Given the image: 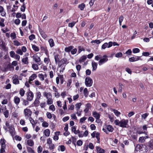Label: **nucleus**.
Listing matches in <instances>:
<instances>
[{"label": "nucleus", "instance_id": "1", "mask_svg": "<svg viewBox=\"0 0 153 153\" xmlns=\"http://www.w3.org/2000/svg\"><path fill=\"white\" fill-rule=\"evenodd\" d=\"M128 122V120L123 119L120 121L118 120H116L114 121V123L116 125H118L120 127L126 128Z\"/></svg>", "mask_w": 153, "mask_h": 153}, {"label": "nucleus", "instance_id": "2", "mask_svg": "<svg viewBox=\"0 0 153 153\" xmlns=\"http://www.w3.org/2000/svg\"><path fill=\"white\" fill-rule=\"evenodd\" d=\"M5 141V140L3 139H1L0 140V143L1 145L0 153H4L5 152V149L6 148Z\"/></svg>", "mask_w": 153, "mask_h": 153}, {"label": "nucleus", "instance_id": "3", "mask_svg": "<svg viewBox=\"0 0 153 153\" xmlns=\"http://www.w3.org/2000/svg\"><path fill=\"white\" fill-rule=\"evenodd\" d=\"M26 94L27 97V100L31 101L33 100L34 97V94L31 91L29 90L27 92Z\"/></svg>", "mask_w": 153, "mask_h": 153}, {"label": "nucleus", "instance_id": "4", "mask_svg": "<svg viewBox=\"0 0 153 153\" xmlns=\"http://www.w3.org/2000/svg\"><path fill=\"white\" fill-rule=\"evenodd\" d=\"M85 83L87 87H90L92 85L93 80L90 77H87L85 79Z\"/></svg>", "mask_w": 153, "mask_h": 153}, {"label": "nucleus", "instance_id": "5", "mask_svg": "<svg viewBox=\"0 0 153 153\" xmlns=\"http://www.w3.org/2000/svg\"><path fill=\"white\" fill-rule=\"evenodd\" d=\"M108 61V56L106 55H104L102 56L101 59L98 62V64L100 66L104 63Z\"/></svg>", "mask_w": 153, "mask_h": 153}, {"label": "nucleus", "instance_id": "6", "mask_svg": "<svg viewBox=\"0 0 153 153\" xmlns=\"http://www.w3.org/2000/svg\"><path fill=\"white\" fill-rule=\"evenodd\" d=\"M24 113L26 118L27 119L28 117L31 116L32 114V111L29 109L27 108L24 109Z\"/></svg>", "mask_w": 153, "mask_h": 153}, {"label": "nucleus", "instance_id": "7", "mask_svg": "<svg viewBox=\"0 0 153 153\" xmlns=\"http://www.w3.org/2000/svg\"><path fill=\"white\" fill-rule=\"evenodd\" d=\"M68 63L67 59L66 58H63L61 59L60 61L59 62L58 66H61L62 65H65Z\"/></svg>", "mask_w": 153, "mask_h": 153}, {"label": "nucleus", "instance_id": "8", "mask_svg": "<svg viewBox=\"0 0 153 153\" xmlns=\"http://www.w3.org/2000/svg\"><path fill=\"white\" fill-rule=\"evenodd\" d=\"M33 60L34 61L37 63L39 65L41 64L40 63L41 59L37 55H34L32 56Z\"/></svg>", "mask_w": 153, "mask_h": 153}, {"label": "nucleus", "instance_id": "9", "mask_svg": "<svg viewBox=\"0 0 153 153\" xmlns=\"http://www.w3.org/2000/svg\"><path fill=\"white\" fill-rule=\"evenodd\" d=\"M18 76L16 75H14L12 78L13 83L15 85L19 83V81L18 79Z\"/></svg>", "mask_w": 153, "mask_h": 153}, {"label": "nucleus", "instance_id": "10", "mask_svg": "<svg viewBox=\"0 0 153 153\" xmlns=\"http://www.w3.org/2000/svg\"><path fill=\"white\" fill-rule=\"evenodd\" d=\"M37 77V75L34 74H33L31 76H30L29 78L28 82L30 83H31V81H33Z\"/></svg>", "mask_w": 153, "mask_h": 153}, {"label": "nucleus", "instance_id": "11", "mask_svg": "<svg viewBox=\"0 0 153 153\" xmlns=\"http://www.w3.org/2000/svg\"><path fill=\"white\" fill-rule=\"evenodd\" d=\"M140 59V57L136 56L135 57H132L130 58L129 59V61L130 62H133L137 61L139 60Z\"/></svg>", "mask_w": 153, "mask_h": 153}, {"label": "nucleus", "instance_id": "12", "mask_svg": "<svg viewBox=\"0 0 153 153\" xmlns=\"http://www.w3.org/2000/svg\"><path fill=\"white\" fill-rule=\"evenodd\" d=\"M93 116L97 119L98 120L100 117V115L99 113H98L97 111H94L92 113Z\"/></svg>", "mask_w": 153, "mask_h": 153}, {"label": "nucleus", "instance_id": "13", "mask_svg": "<svg viewBox=\"0 0 153 153\" xmlns=\"http://www.w3.org/2000/svg\"><path fill=\"white\" fill-rule=\"evenodd\" d=\"M14 101L16 104L18 105L20 102V99L19 97L15 96L14 97Z\"/></svg>", "mask_w": 153, "mask_h": 153}, {"label": "nucleus", "instance_id": "14", "mask_svg": "<svg viewBox=\"0 0 153 153\" xmlns=\"http://www.w3.org/2000/svg\"><path fill=\"white\" fill-rule=\"evenodd\" d=\"M27 143L28 145L32 146L34 145V143L33 141L31 139H29L27 141Z\"/></svg>", "mask_w": 153, "mask_h": 153}, {"label": "nucleus", "instance_id": "15", "mask_svg": "<svg viewBox=\"0 0 153 153\" xmlns=\"http://www.w3.org/2000/svg\"><path fill=\"white\" fill-rule=\"evenodd\" d=\"M92 71H94L96 70L97 68V63L94 62H93L92 63Z\"/></svg>", "mask_w": 153, "mask_h": 153}, {"label": "nucleus", "instance_id": "16", "mask_svg": "<svg viewBox=\"0 0 153 153\" xmlns=\"http://www.w3.org/2000/svg\"><path fill=\"white\" fill-rule=\"evenodd\" d=\"M74 47L72 46H69L67 47H66L65 48V51L66 52H71V50L73 49Z\"/></svg>", "mask_w": 153, "mask_h": 153}, {"label": "nucleus", "instance_id": "17", "mask_svg": "<svg viewBox=\"0 0 153 153\" xmlns=\"http://www.w3.org/2000/svg\"><path fill=\"white\" fill-rule=\"evenodd\" d=\"M43 133L45 136L48 137L50 134V131L48 129H46L44 131Z\"/></svg>", "mask_w": 153, "mask_h": 153}, {"label": "nucleus", "instance_id": "18", "mask_svg": "<svg viewBox=\"0 0 153 153\" xmlns=\"http://www.w3.org/2000/svg\"><path fill=\"white\" fill-rule=\"evenodd\" d=\"M96 149L97 150V152H99V153H103L105 152V151L104 149H102L100 147L97 146L96 147Z\"/></svg>", "mask_w": 153, "mask_h": 153}, {"label": "nucleus", "instance_id": "19", "mask_svg": "<svg viewBox=\"0 0 153 153\" xmlns=\"http://www.w3.org/2000/svg\"><path fill=\"white\" fill-rule=\"evenodd\" d=\"M141 148V146L139 144H137L136 146L134 149V153H136V152L138 151Z\"/></svg>", "mask_w": 153, "mask_h": 153}, {"label": "nucleus", "instance_id": "20", "mask_svg": "<svg viewBox=\"0 0 153 153\" xmlns=\"http://www.w3.org/2000/svg\"><path fill=\"white\" fill-rule=\"evenodd\" d=\"M107 129L109 132H112L113 130V128L110 125H108L106 126Z\"/></svg>", "mask_w": 153, "mask_h": 153}, {"label": "nucleus", "instance_id": "21", "mask_svg": "<svg viewBox=\"0 0 153 153\" xmlns=\"http://www.w3.org/2000/svg\"><path fill=\"white\" fill-rule=\"evenodd\" d=\"M50 45L51 47H52L54 45V42L53 40L52 39H50L48 40Z\"/></svg>", "mask_w": 153, "mask_h": 153}, {"label": "nucleus", "instance_id": "22", "mask_svg": "<svg viewBox=\"0 0 153 153\" xmlns=\"http://www.w3.org/2000/svg\"><path fill=\"white\" fill-rule=\"evenodd\" d=\"M25 91L22 88H20L19 91V94L22 97H23L25 94Z\"/></svg>", "mask_w": 153, "mask_h": 153}, {"label": "nucleus", "instance_id": "23", "mask_svg": "<svg viewBox=\"0 0 153 153\" xmlns=\"http://www.w3.org/2000/svg\"><path fill=\"white\" fill-rule=\"evenodd\" d=\"M88 92L87 89L85 88L83 90V94L85 97H87L88 96Z\"/></svg>", "mask_w": 153, "mask_h": 153}, {"label": "nucleus", "instance_id": "24", "mask_svg": "<svg viewBox=\"0 0 153 153\" xmlns=\"http://www.w3.org/2000/svg\"><path fill=\"white\" fill-rule=\"evenodd\" d=\"M85 7V5L83 3H82L81 4L78 5V7L80 8L81 10H83Z\"/></svg>", "mask_w": 153, "mask_h": 153}, {"label": "nucleus", "instance_id": "25", "mask_svg": "<svg viewBox=\"0 0 153 153\" xmlns=\"http://www.w3.org/2000/svg\"><path fill=\"white\" fill-rule=\"evenodd\" d=\"M22 100H23V102L22 103V104L25 106H26L28 105L29 104V102H28V100H25L23 99H22Z\"/></svg>", "mask_w": 153, "mask_h": 153}, {"label": "nucleus", "instance_id": "26", "mask_svg": "<svg viewBox=\"0 0 153 153\" xmlns=\"http://www.w3.org/2000/svg\"><path fill=\"white\" fill-rule=\"evenodd\" d=\"M59 56L58 54H56L54 56V59L56 64H57V63L59 62Z\"/></svg>", "mask_w": 153, "mask_h": 153}, {"label": "nucleus", "instance_id": "27", "mask_svg": "<svg viewBox=\"0 0 153 153\" xmlns=\"http://www.w3.org/2000/svg\"><path fill=\"white\" fill-rule=\"evenodd\" d=\"M28 57H26V58H23L22 59V62H23L25 64H27L28 63Z\"/></svg>", "mask_w": 153, "mask_h": 153}, {"label": "nucleus", "instance_id": "28", "mask_svg": "<svg viewBox=\"0 0 153 153\" xmlns=\"http://www.w3.org/2000/svg\"><path fill=\"white\" fill-rule=\"evenodd\" d=\"M113 111L115 115L117 117H118L121 114V113L117 110L114 109Z\"/></svg>", "mask_w": 153, "mask_h": 153}, {"label": "nucleus", "instance_id": "29", "mask_svg": "<svg viewBox=\"0 0 153 153\" xmlns=\"http://www.w3.org/2000/svg\"><path fill=\"white\" fill-rule=\"evenodd\" d=\"M32 47L33 50L36 52L38 51H39V48L35 45H33Z\"/></svg>", "mask_w": 153, "mask_h": 153}, {"label": "nucleus", "instance_id": "30", "mask_svg": "<svg viewBox=\"0 0 153 153\" xmlns=\"http://www.w3.org/2000/svg\"><path fill=\"white\" fill-rule=\"evenodd\" d=\"M148 146L153 149V140H150L148 143Z\"/></svg>", "mask_w": 153, "mask_h": 153}, {"label": "nucleus", "instance_id": "31", "mask_svg": "<svg viewBox=\"0 0 153 153\" xmlns=\"http://www.w3.org/2000/svg\"><path fill=\"white\" fill-rule=\"evenodd\" d=\"M38 64H33L32 65V68L35 70H37L38 69Z\"/></svg>", "mask_w": 153, "mask_h": 153}, {"label": "nucleus", "instance_id": "32", "mask_svg": "<svg viewBox=\"0 0 153 153\" xmlns=\"http://www.w3.org/2000/svg\"><path fill=\"white\" fill-rule=\"evenodd\" d=\"M87 57L85 56H82L80 59L79 61L81 62H82L84 61L86 59Z\"/></svg>", "mask_w": 153, "mask_h": 153}, {"label": "nucleus", "instance_id": "33", "mask_svg": "<svg viewBox=\"0 0 153 153\" xmlns=\"http://www.w3.org/2000/svg\"><path fill=\"white\" fill-rule=\"evenodd\" d=\"M44 96L46 97V98L48 99L50 98L49 97L51 96L50 93H48L46 92H45L43 94Z\"/></svg>", "mask_w": 153, "mask_h": 153}, {"label": "nucleus", "instance_id": "34", "mask_svg": "<svg viewBox=\"0 0 153 153\" xmlns=\"http://www.w3.org/2000/svg\"><path fill=\"white\" fill-rule=\"evenodd\" d=\"M27 151L28 152L31 153H34V152L32 148L29 147H27Z\"/></svg>", "mask_w": 153, "mask_h": 153}, {"label": "nucleus", "instance_id": "35", "mask_svg": "<svg viewBox=\"0 0 153 153\" xmlns=\"http://www.w3.org/2000/svg\"><path fill=\"white\" fill-rule=\"evenodd\" d=\"M124 19V17L123 16H120L119 19V24L120 25H121L122 22H123V19Z\"/></svg>", "mask_w": 153, "mask_h": 153}, {"label": "nucleus", "instance_id": "36", "mask_svg": "<svg viewBox=\"0 0 153 153\" xmlns=\"http://www.w3.org/2000/svg\"><path fill=\"white\" fill-rule=\"evenodd\" d=\"M29 120L30 122V123L32 124V123H35L36 124L37 123V120H34L33 119H32L31 117H30L29 118Z\"/></svg>", "mask_w": 153, "mask_h": 153}, {"label": "nucleus", "instance_id": "37", "mask_svg": "<svg viewBox=\"0 0 153 153\" xmlns=\"http://www.w3.org/2000/svg\"><path fill=\"white\" fill-rule=\"evenodd\" d=\"M78 53H80L82 51H85V49L81 46H79L78 47Z\"/></svg>", "mask_w": 153, "mask_h": 153}, {"label": "nucleus", "instance_id": "38", "mask_svg": "<svg viewBox=\"0 0 153 153\" xmlns=\"http://www.w3.org/2000/svg\"><path fill=\"white\" fill-rule=\"evenodd\" d=\"M145 141V138L143 137H140L139 140V142L140 143H143Z\"/></svg>", "mask_w": 153, "mask_h": 153}, {"label": "nucleus", "instance_id": "39", "mask_svg": "<svg viewBox=\"0 0 153 153\" xmlns=\"http://www.w3.org/2000/svg\"><path fill=\"white\" fill-rule=\"evenodd\" d=\"M108 44L107 42L104 43L102 46L101 48L102 49H105L106 48H108Z\"/></svg>", "mask_w": 153, "mask_h": 153}, {"label": "nucleus", "instance_id": "40", "mask_svg": "<svg viewBox=\"0 0 153 153\" xmlns=\"http://www.w3.org/2000/svg\"><path fill=\"white\" fill-rule=\"evenodd\" d=\"M4 114L5 117L7 118L9 116V111L8 110H6L4 112Z\"/></svg>", "mask_w": 153, "mask_h": 153}, {"label": "nucleus", "instance_id": "41", "mask_svg": "<svg viewBox=\"0 0 153 153\" xmlns=\"http://www.w3.org/2000/svg\"><path fill=\"white\" fill-rule=\"evenodd\" d=\"M26 8L25 5V4L24 3L23 5L21 7L20 10L22 12H24L25 10V9Z\"/></svg>", "mask_w": 153, "mask_h": 153}, {"label": "nucleus", "instance_id": "42", "mask_svg": "<svg viewBox=\"0 0 153 153\" xmlns=\"http://www.w3.org/2000/svg\"><path fill=\"white\" fill-rule=\"evenodd\" d=\"M123 56V54L121 52L117 53L115 54V56L117 58L121 57Z\"/></svg>", "mask_w": 153, "mask_h": 153}, {"label": "nucleus", "instance_id": "43", "mask_svg": "<svg viewBox=\"0 0 153 153\" xmlns=\"http://www.w3.org/2000/svg\"><path fill=\"white\" fill-rule=\"evenodd\" d=\"M10 56L12 58H14L16 55L14 52L13 51H11L10 52Z\"/></svg>", "mask_w": 153, "mask_h": 153}, {"label": "nucleus", "instance_id": "44", "mask_svg": "<svg viewBox=\"0 0 153 153\" xmlns=\"http://www.w3.org/2000/svg\"><path fill=\"white\" fill-rule=\"evenodd\" d=\"M42 148L41 146H39L37 148V152L38 153H41L42 150Z\"/></svg>", "mask_w": 153, "mask_h": 153}, {"label": "nucleus", "instance_id": "45", "mask_svg": "<svg viewBox=\"0 0 153 153\" xmlns=\"http://www.w3.org/2000/svg\"><path fill=\"white\" fill-rule=\"evenodd\" d=\"M38 77L40 79V80L42 81H43L44 79V75L42 74H38Z\"/></svg>", "mask_w": 153, "mask_h": 153}, {"label": "nucleus", "instance_id": "46", "mask_svg": "<svg viewBox=\"0 0 153 153\" xmlns=\"http://www.w3.org/2000/svg\"><path fill=\"white\" fill-rule=\"evenodd\" d=\"M82 105V104L81 103H77L75 105V108L77 110L79 108H80V106Z\"/></svg>", "mask_w": 153, "mask_h": 153}, {"label": "nucleus", "instance_id": "47", "mask_svg": "<svg viewBox=\"0 0 153 153\" xmlns=\"http://www.w3.org/2000/svg\"><path fill=\"white\" fill-rule=\"evenodd\" d=\"M42 125L44 127H47L48 126V124L47 122L44 121L42 123Z\"/></svg>", "mask_w": 153, "mask_h": 153}, {"label": "nucleus", "instance_id": "48", "mask_svg": "<svg viewBox=\"0 0 153 153\" xmlns=\"http://www.w3.org/2000/svg\"><path fill=\"white\" fill-rule=\"evenodd\" d=\"M77 51V49L76 48L73 49L71 51V53L73 55L75 54Z\"/></svg>", "mask_w": 153, "mask_h": 153}, {"label": "nucleus", "instance_id": "49", "mask_svg": "<svg viewBox=\"0 0 153 153\" xmlns=\"http://www.w3.org/2000/svg\"><path fill=\"white\" fill-rule=\"evenodd\" d=\"M76 23V22H72L68 24V26L71 27H73Z\"/></svg>", "mask_w": 153, "mask_h": 153}, {"label": "nucleus", "instance_id": "50", "mask_svg": "<svg viewBox=\"0 0 153 153\" xmlns=\"http://www.w3.org/2000/svg\"><path fill=\"white\" fill-rule=\"evenodd\" d=\"M140 50L138 48H134L133 50V52L134 53H136L139 52Z\"/></svg>", "mask_w": 153, "mask_h": 153}, {"label": "nucleus", "instance_id": "51", "mask_svg": "<svg viewBox=\"0 0 153 153\" xmlns=\"http://www.w3.org/2000/svg\"><path fill=\"white\" fill-rule=\"evenodd\" d=\"M65 65H62L61 66H59V68H61L60 70V72H63V71L65 70Z\"/></svg>", "mask_w": 153, "mask_h": 153}, {"label": "nucleus", "instance_id": "52", "mask_svg": "<svg viewBox=\"0 0 153 153\" xmlns=\"http://www.w3.org/2000/svg\"><path fill=\"white\" fill-rule=\"evenodd\" d=\"M53 101L51 98H49L47 100V104L50 105L51 104L53 103Z\"/></svg>", "mask_w": 153, "mask_h": 153}, {"label": "nucleus", "instance_id": "53", "mask_svg": "<svg viewBox=\"0 0 153 153\" xmlns=\"http://www.w3.org/2000/svg\"><path fill=\"white\" fill-rule=\"evenodd\" d=\"M92 43H96L97 44H100L101 43L100 41L99 40H92L91 41Z\"/></svg>", "mask_w": 153, "mask_h": 153}, {"label": "nucleus", "instance_id": "54", "mask_svg": "<svg viewBox=\"0 0 153 153\" xmlns=\"http://www.w3.org/2000/svg\"><path fill=\"white\" fill-rule=\"evenodd\" d=\"M13 44L16 46H19L21 45V43L17 40H15L13 41Z\"/></svg>", "mask_w": 153, "mask_h": 153}, {"label": "nucleus", "instance_id": "55", "mask_svg": "<svg viewBox=\"0 0 153 153\" xmlns=\"http://www.w3.org/2000/svg\"><path fill=\"white\" fill-rule=\"evenodd\" d=\"M16 52L17 54L20 55H22L23 54L22 52L20 49H17Z\"/></svg>", "mask_w": 153, "mask_h": 153}, {"label": "nucleus", "instance_id": "56", "mask_svg": "<svg viewBox=\"0 0 153 153\" xmlns=\"http://www.w3.org/2000/svg\"><path fill=\"white\" fill-rule=\"evenodd\" d=\"M54 148L55 146L52 143L49 145V149L51 150L54 149Z\"/></svg>", "mask_w": 153, "mask_h": 153}, {"label": "nucleus", "instance_id": "57", "mask_svg": "<svg viewBox=\"0 0 153 153\" xmlns=\"http://www.w3.org/2000/svg\"><path fill=\"white\" fill-rule=\"evenodd\" d=\"M35 38V36L33 34H31L29 37V39L30 40H32Z\"/></svg>", "mask_w": 153, "mask_h": 153}, {"label": "nucleus", "instance_id": "58", "mask_svg": "<svg viewBox=\"0 0 153 153\" xmlns=\"http://www.w3.org/2000/svg\"><path fill=\"white\" fill-rule=\"evenodd\" d=\"M49 109L53 111H54L55 110V107L53 105H50L49 107Z\"/></svg>", "mask_w": 153, "mask_h": 153}, {"label": "nucleus", "instance_id": "59", "mask_svg": "<svg viewBox=\"0 0 153 153\" xmlns=\"http://www.w3.org/2000/svg\"><path fill=\"white\" fill-rule=\"evenodd\" d=\"M41 95V93L39 91L37 92L36 94V97L39 100V99H40Z\"/></svg>", "mask_w": 153, "mask_h": 153}, {"label": "nucleus", "instance_id": "60", "mask_svg": "<svg viewBox=\"0 0 153 153\" xmlns=\"http://www.w3.org/2000/svg\"><path fill=\"white\" fill-rule=\"evenodd\" d=\"M50 59L49 58H45L44 59V62L46 64H48Z\"/></svg>", "mask_w": 153, "mask_h": 153}, {"label": "nucleus", "instance_id": "61", "mask_svg": "<svg viewBox=\"0 0 153 153\" xmlns=\"http://www.w3.org/2000/svg\"><path fill=\"white\" fill-rule=\"evenodd\" d=\"M47 117L49 119H51L52 117V116L51 114L49 112H47L46 113Z\"/></svg>", "mask_w": 153, "mask_h": 153}, {"label": "nucleus", "instance_id": "62", "mask_svg": "<svg viewBox=\"0 0 153 153\" xmlns=\"http://www.w3.org/2000/svg\"><path fill=\"white\" fill-rule=\"evenodd\" d=\"M76 143L78 146H80L82 145V140H79L77 141Z\"/></svg>", "mask_w": 153, "mask_h": 153}, {"label": "nucleus", "instance_id": "63", "mask_svg": "<svg viewBox=\"0 0 153 153\" xmlns=\"http://www.w3.org/2000/svg\"><path fill=\"white\" fill-rule=\"evenodd\" d=\"M10 36L13 39H15L16 38V36L15 33H11Z\"/></svg>", "mask_w": 153, "mask_h": 153}, {"label": "nucleus", "instance_id": "64", "mask_svg": "<svg viewBox=\"0 0 153 153\" xmlns=\"http://www.w3.org/2000/svg\"><path fill=\"white\" fill-rule=\"evenodd\" d=\"M60 148V150L62 152L64 151L65 150V147L64 145H61L59 146Z\"/></svg>", "mask_w": 153, "mask_h": 153}]
</instances>
